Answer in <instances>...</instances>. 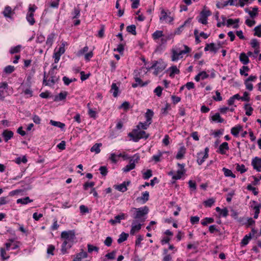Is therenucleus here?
Returning <instances> with one entry per match:
<instances>
[{
    "mask_svg": "<svg viewBox=\"0 0 261 261\" xmlns=\"http://www.w3.org/2000/svg\"><path fill=\"white\" fill-rule=\"evenodd\" d=\"M75 231L73 230L64 231L61 232V238L64 240L62 245L61 251L63 254L67 252V250L70 248L75 238Z\"/></svg>",
    "mask_w": 261,
    "mask_h": 261,
    "instance_id": "obj_1",
    "label": "nucleus"
},
{
    "mask_svg": "<svg viewBox=\"0 0 261 261\" xmlns=\"http://www.w3.org/2000/svg\"><path fill=\"white\" fill-rule=\"evenodd\" d=\"M149 209L147 206H145L140 208H132L130 212L132 213V217L134 220H137V221L143 223L145 220V216L148 214Z\"/></svg>",
    "mask_w": 261,
    "mask_h": 261,
    "instance_id": "obj_2",
    "label": "nucleus"
},
{
    "mask_svg": "<svg viewBox=\"0 0 261 261\" xmlns=\"http://www.w3.org/2000/svg\"><path fill=\"white\" fill-rule=\"evenodd\" d=\"M184 49L180 50L178 48H173L171 49V60L176 61L182 58V55L189 53L191 51V49L186 45H183Z\"/></svg>",
    "mask_w": 261,
    "mask_h": 261,
    "instance_id": "obj_3",
    "label": "nucleus"
},
{
    "mask_svg": "<svg viewBox=\"0 0 261 261\" xmlns=\"http://www.w3.org/2000/svg\"><path fill=\"white\" fill-rule=\"evenodd\" d=\"M128 136L132 137L135 142H138L141 139H146L149 137V134L144 130H141L138 129H134L132 133L128 134Z\"/></svg>",
    "mask_w": 261,
    "mask_h": 261,
    "instance_id": "obj_4",
    "label": "nucleus"
},
{
    "mask_svg": "<svg viewBox=\"0 0 261 261\" xmlns=\"http://www.w3.org/2000/svg\"><path fill=\"white\" fill-rule=\"evenodd\" d=\"M49 77L47 79L45 73L44 74L43 84L45 85L51 86L55 84L59 80V76L56 75V72L54 70H49L48 72Z\"/></svg>",
    "mask_w": 261,
    "mask_h": 261,
    "instance_id": "obj_5",
    "label": "nucleus"
},
{
    "mask_svg": "<svg viewBox=\"0 0 261 261\" xmlns=\"http://www.w3.org/2000/svg\"><path fill=\"white\" fill-rule=\"evenodd\" d=\"M140 160V156L138 154L136 153L131 157L129 160V164L125 166L122 170L124 172H128L130 170L134 169L136 167V163H137Z\"/></svg>",
    "mask_w": 261,
    "mask_h": 261,
    "instance_id": "obj_6",
    "label": "nucleus"
},
{
    "mask_svg": "<svg viewBox=\"0 0 261 261\" xmlns=\"http://www.w3.org/2000/svg\"><path fill=\"white\" fill-rule=\"evenodd\" d=\"M165 65L163 62L160 61H154L150 69H155L154 74L157 75L160 72H162L165 68Z\"/></svg>",
    "mask_w": 261,
    "mask_h": 261,
    "instance_id": "obj_7",
    "label": "nucleus"
},
{
    "mask_svg": "<svg viewBox=\"0 0 261 261\" xmlns=\"http://www.w3.org/2000/svg\"><path fill=\"white\" fill-rule=\"evenodd\" d=\"M161 16L160 17V21L163 22L164 21L166 22L171 23L174 19L173 17L168 15L167 12L163 8H160Z\"/></svg>",
    "mask_w": 261,
    "mask_h": 261,
    "instance_id": "obj_8",
    "label": "nucleus"
},
{
    "mask_svg": "<svg viewBox=\"0 0 261 261\" xmlns=\"http://www.w3.org/2000/svg\"><path fill=\"white\" fill-rule=\"evenodd\" d=\"M211 15V12L210 10H202L200 14V18L198 19V22L203 24H206L207 23V17Z\"/></svg>",
    "mask_w": 261,
    "mask_h": 261,
    "instance_id": "obj_9",
    "label": "nucleus"
},
{
    "mask_svg": "<svg viewBox=\"0 0 261 261\" xmlns=\"http://www.w3.org/2000/svg\"><path fill=\"white\" fill-rule=\"evenodd\" d=\"M143 224L142 222L137 221V220H133L132 223V228L130 230V234L134 235L136 232L139 231L142 225Z\"/></svg>",
    "mask_w": 261,
    "mask_h": 261,
    "instance_id": "obj_10",
    "label": "nucleus"
},
{
    "mask_svg": "<svg viewBox=\"0 0 261 261\" xmlns=\"http://www.w3.org/2000/svg\"><path fill=\"white\" fill-rule=\"evenodd\" d=\"M177 166L180 168V169L177 171V174L176 175H173L172 179L174 180H178L180 179L182 175H183L186 173L184 164H181L178 163Z\"/></svg>",
    "mask_w": 261,
    "mask_h": 261,
    "instance_id": "obj_11",
    "label": "nucleus"
},
{
    "mask_svg": "<svg viewBox=\"0 0 261 261\" xmlns=\"http://www.w3.org/2000/svg\"><path fill=\"white\" fill-rule=\"evenodd\" d=\"M253 169L258 172L261 171V158L258 157H255L252 159L251 162Z\"/></svg>",
    "mask_w": 261,
    "mask_h": 261,
    "instance_id": "obj_12",
    "label": "nucleus"
},
{
    "mask_svg": "<svg viewBox=\"0 0 261 261\" xmlns=\"http://www.w3.org/2000/svg\"><path fill=\"white\" fill-rule=\"evenodd\" d=\"M127 217V215L124 213H121L114 217V219H111L109 221L112 225H115L116 223H120L121 220H124Z\"/></svg>",
    "mask_w": 261,
    "mask_h": 261,
    "instance_id": "obj_13",
    "label": "nucleus"
},
{
    "mask_svg": "<svg viewBox=\"0 0 261 261\" xmlns=\"http://www.w3.org/2000/svg\"><path fill=\"white\" fill-rule=\"evenodd\" d=\"M3 14L6 18L12 19V15L14 14V12L12 10L11 7L7 6L5 7Z\"/></svg>",
    "mask_w": 261,
    "mask_h": 261,
    "instance_id": "obj_14",
    "label": "nucleus"
},
{
    "mask_svg": "<svg viewBox=\"0 0 261 261\" xmlns=\"http://www.w3.org/2000/svg\"><path fill=\"white\" fill-rule=\"evenodd\" d=\"M135 81L136 82V83H134L132 84V87L133 88H136L139 86L140 87L146 86L149 82V81H146L145 82L143 83L141 79L138 77L135 78Z\"/></svg>",
    "mask_w": 261,
    "mask_h": 261,
    "instance_id": "obj_15",
    "label": "nucleus"
},
{
    "mask_svg": "<svg viewBox=\"0 0 261 261\" xmlns=\"http://www.w3.org/2000/svg\"><path fill=\"white\" fill-rule=\"evenodd\" d=\"M229 149L228 144L225 142L222 143L219 147V152L221 154H225L227 150Z\"/></svg>",
    "mask_w": 261,
    "mask_h": 261,
    "instance_id": "obj_16",
    "label": "nucleus"
},
{
    "mask_svg": "<svg viewBox=\"0 0 261 261\" xmlns=\"http://www.w3.org/2000/svg\"><path fill=\"white\" fill-rule=\"evenodd\" d=\"M191 21V18H189L185 21L183 24L178 27L174 32V35H179L183 31L185 26L187 24H190Z\"/></svg>",
    "mask_w": 261,
    "mask_h": 261,
    "instance_id": "obj_17",
    "label": "nucleus"
},
{
    "mask_svg": "<svg viewBox=\"0 0 261 261\" xmlns=\"http://www.w3.org/2000/svg\"><path fill=\"white\" fill-rule=\"evenodd\" d=\"M208 74L206 73V72L204 71L200 72L195 77V80L196 82L200 81V80H204L208 77Z\"/></svg>",
    "mask_w": 261,
    "mask_h": 261,
    "instance_id": "obj_18",
    "label": "nucleus"
},
{
    "mask_svg": "<svg viewBox=\"0 0 261 261\" xmlns=\"http://www.w3.org/2000/svg\"><path fill=\"white\" fill-rule=\"evenodd\" d=\"M243 126L241 125H238L234 127H233L231 129V133L234 137H237L239 136L240 131L242 130Z\"/></svg>",
    "mask_w": 261,
    "mask_h": 261,
    "instance_id": "obj_19",
    "label": "nucleus"
},
{
    "mask_svg": "<svg viewBox=\"0 0 261 261\" xmlns=\"http://www.w3.org/2000/svg\"><path fill=\"white\" fill-rule=\"evenodd\" d=\"M149 192L145 191L142 193V195L141 197H138L137 200L138 201L142 202L143 203H145L149 199Z\"/></svg>",
    "mask_w": 261,
    "mask_h": 261,
    "instance_id": "obj_20",
    "label": "nucleus"
},
{
    "mask_svg": "<svg viewBox=\"0 0 261 261\" xmlns=\"http://www.w3.org/2000/svg\"><path fill=\"white\" fill-rule=\"evenodd\" d=\"M239 22V19H235L234 20L232 19H228L227 20V26L228 27H230V25L234 24L233 28L234 29H238L239 28L238 23Z\"/></svg>",
    "mask_w": 261,
    "mask_h": 261,
    "instance_id": "obj_21",
    "label": "nucleus"
},
{
    "mask_svg": "<svg viewBox=\"0 0 261 261\" xmlns=\"http://www.w3.org/2000/svg\"><path fill=\"white\" fill-rule=\"evenodd\" d=\"M88 256V254L86 252L82 251L77 253L76 256L73 259V261H81L82 258H86Z\"/></svg>",
    "mask_w": 261,
    "mask_h": 261,
    "instance_id": "obj_22",
    "label": "nucleus"
},
{
    "mask_svg": "<svg viewBox=\"0 0 261 261\" xmlns=\"http://www.w3.org/2000/svg\"><path fill=\"white\" fill-rule=\"evenodd\" d=\"M67 94V92L66 91L60 92L58 95L55 96L54 101H59L64 100L66 98Z\"/></svg>",
    "mask_w": 261,
    "mask_h": 261,
    "instance_id": "obj_23",
    "label": "nucleus"
},
{
    "mask_svg": "<svg viewBox=\"0 0 261 261\" xmlns=\"http://www.w3.org/2000/svg\"><path fill=\"white\" fill-rule=\"evenodd\" d=\"M4 138V140L6 142H7L13 136V133L11 130H5L2 134Z\"/></svg>",
    "mask_w": 261,
    "mask_h": 261,
    "instance_id": "obj_24",
    "label": "nucleus"
},
{
    "mask_svg": "<svg viewBox=\"0 0 261 261\" xmlns=\"http://www.w3.org/2000/svg\"><path fill=\"white\" fill-rule=\"evenodd\" d=\"M186 153V148L184 146H181L179 148L177 154L176 155V158L177 160H180L183 158L184 155Z\"/></svg>",
    "mask_w": 261,
    "mask_h": 261,
    "instance_id": "obj_25",
    "label": "nucleus"
},
{
    "mask_svg": "<svg viewBox=\"0 0 261 261\" xmlns=\"http://www.w3.org/2000/svg\"><path fill=\"white\" fill-rule=\"evenodd\" d=\"M240 61L244 64L246 65L249 62V60L248 56L244 53H242L239 57Z\"/></svg>",
    "mask_w": 261,
    "mask_h": 261,
    "instance_id": "obj_26",
    "label": "nucleus"
},
{
    "mask_svg": "<svg viewBox=\"0 0 261 261\" xmlns=\"http://www.w3.org/2000/svg\"><path fill=\"white\" fill-rule=\"evenodd\" d=\"M164 37L163 32L162 31L157 30L155 31L152 34V38L154 41H156L159 38Z\"/></svg>",
    "mask_w": 261,
    "mask_h": 261,
    "instance_id": "obj_27",
    "label": "nucleus"
},
{
    "mask_svg": "<svg viewBox=\"0 0 261 261\" xmlns=\"http://www.w3.org/2000/svg\"><path fill=\"white\" fill-rule=\"evenodd\" d=\"M153 115V112L152 110L150 109H148L147 110V112L145 113V118H146V121L151 123V119Z\"/></svg>",
    "mask_w": 261,
    "mask_h": 261,
    "instance_id": "obj_28",
    "label": "nucleus"
},
{
    "mask_svg": "<svg viewBox=\"0 0 261 261\" xmlns=\"http://www.w3.org/2000/svg\"><path fill=\"white\" fill-rule=\"evenodd\" d=\"M197 162L198 165H201L208 157H205L203 152H200L197 154Z\"/></svg>",
    "mask_w": 261,
    "mask_h": 261,
    "instance_id": "obj_29",
    "label": "nucleus"
},
{
    "mask_svg": "<svg viewBox=\"0 0 261 261\" xmlns=\"http://www.w3.org/2000/svg\"><path fill=\"white\" fill-rule=\"evenodd\" d=\"M150 123L145 121L144 122H140L136 126V128L135 129H146Z\"/></svg>",
    "mask_w": 261,
    "mask_h": 261,
    "instance_id": "obj_30",
    "label": "nucleus"
},
{
    "mask_svg": "<svg viewBox=\"0 0 261 261\" xmlns=\"http://www.w3.org/2000/svg\"><path fill=\"white\" fill-rule=\"evenodd\" d=\"M257 11L258 8L257 7L253 8L252 11L248 10V9H245V11L249 14L252 18H254L257 15Z\"/></svg>",
    "mask_w": 261,
    "mask_h": 261,
    "instance_id": "obj_31",
    "label": "nucleus"
},
{
    "mask_svg": "<svg viewBox=\"0 0 261 261\" xmlns=\"http://www.w3.org/2000/svg\"><path fill=\"white\" fill-rule=\"evenodd\" d=\"M101 146V143H96L91 148L90 151L91 152H95L96 154L99 153L100 152V147Z\"/></svg>",
    "mask_w": 261,
    "mask_h": 261,
    "instance_id": "obj_32",
    "label": "nucleus"
},
{
    "mask_svg": "<svg viewBox=\"0 0 261 261\" xmlns=\"http://www.w3.org/2000/svg\"><path fill=\"white\" fill-rule=\"evenodd\" d=\"M33 201V200L30 199L29 197H25L24 198L18 199L16 201L17 203H21L22 204H27Z\"/></svg>",
    "mask_w": 261,
    "mask_h": 261,
    "instance_id": "obj_33",
    "label": "nucleus"
},
{
    "mask_svg": "<svg viewBox=\"0 0 261 261\" xmlns=\"http://www.w3.org/2000/svg\"><path fill=\"white\" fill-rule=\"evenodd\" d=\"M251 207H253V208L255 211V213L253 217L254 219H257L258 217V215L260 212L259 210L261 208V203L257 204V205H255L254 206L251 205Z\"/></svg>",
    "mask_w": 261,
    "mask_h": 261,
    "instance_id": "obj_34",
    "label": "nucleus"
},
{
    "mask_svg": "<svg viewBox=\"0 0 261 261\" xmlns=\"http://www.w3.org/2000/svg\"><path fill=\"white\" fill-rule=\"evenodd\" d=\"M55 37V34L53 33L50 34L47 38V40L46 41V45L48 46V47H50L54 42V38Z\"/></svg>",
    "mask_w": 261,
    "mask_h": 261,
    "instance_id": "obj_35",
    "label": "nucleus"
},
{
    "mask_svg": "<svg viewBox=\"0 0 261 261\" xmlns=\"http://www.w3.org/2000/svg\"><path fill=\"white\" fill-rule=\"evenodd\" d=\"M50 124H51L53 126H57L61 129H63L65 126V124L64 123L59 121H56L53 120H51L50 121Z\"/></svg>",
    "mask_w": 261,
    "mask_h": 261,
    "instance_id": "obj_36",
    "label": "nucleus"
},
{
    "mask_svg": "<svg viewBox=\"0 0 261 261\" xmlns=\"http://www.w3.org/2000/svg\"><path fill=\"white\" fill-rule=\"evenodd\" d=\"M222 171L224 172V174L226 177H231L232 178H235L236 175L232 172V171L226 168H223Z\"/></svg>",
    "mask_w": 261,
    "mask_h": 261,
    "instance_id": "obj_37",
    "label": "nucleus"
},
{
    "mask_svg": "<svg viewBox=\"0 0 261 261\" xmlns=\"http://www.w3.org/2000/svg\"><path fill=\"white\" fill-rule=\"evenodd\" d=\"M212 119L214 121H217L219 123H222L224 122V119L222 118L219 113H216L212 117Z\"/></svg>",
    "mask_w": 261,
    "mask_h": 261,
    "instance_id": "obj_38",
    "label": "nucleus"
},
{
    "mask_svg": "<svg viewBox=\"0 0 261 261\" xmlns=\"http://www.w3.org/2000/svg\"><path fill=\"white\" fill-rule=\"evenodd\" d=\"M214 222V219L213 218L206 217L201 220V223L203 226H206L208 224L213 223Z\"/></svg>",
    "mask_w": 261,
    "mask_h": 261,
    "instance_id": "obj_39",
    "label": "nucleus"
},
{
    "mask_svg": "<svg viewBox=\"0 0 261 261\" xmlns=\"http://www.w3.org/2000/svg\"><path fill=\"white\" fill-rule=\"evenodd\" d=\"M119 91V88L117 86L115 83H113L111 86V91L113 93V95L114 97H116L118 96V92Z\"/></svg>",
    "mask_w": 261,
    "mask_h": 261,
    "instance_id": "obj_40",
    "label": "nucleus"
},
{
    "mask_svg": "<svg viewBox=\"0 0 261 261\" xmlns=\"http://www.w3.org/2000/svg\"><path fill=\"white\" fill-rule=\"evenodd\" d=\"M128 237V234L125 232H122L119 236V239L117 240V242L119 244L122 243L127 240Z\"/></svg>",
    "mask_w": 261,
    "mask_h": 261,
    "instance_id": "obj_41",
    "label": "nucleus"
},
{
    "mask_svg": "<svg viewBox=\"0 0 261 261\" xmlns=\"http://www.w3.org/2000/svg\"><path fill=\"white\" fill-rule=\"evenodd\" d=\"M236 169L237 171L240 172L241 174L245 173L247 171V169L244 164L240 165L239 164H236Z\"/></svg>",
    "mask_w": 261,
    "mask_h": 261,
    "instance_id": "obj_42",
    "label": "nucleus"
},
{
    "mask_svg": "<svg viewBox=\"0 0 261 261\" xmlns=\"http://www.w3.org/2000/svg\"><path fill=\"white\" fill-rule=\"evenodd\" d=\"M171 72L170 73V76L173 77L175 74H179L180 71L178 69H177L176 66H172L170 68Z\"/></svg>",
    "mask_w": 261,
    "mask_h": 261,
    "instance_id": "obj_43",
    "label": "nucleus"
},
{
    "mask_svg": "<svg viewBox=\"0 0 261 261\" xmlns=\"http://www.w3.org/2000/svg\"><path fill=\"white\" fill-rule=\"evenodd\" d=\"M34 14H27L26 19L29 24L31 25H33L35 23V20L34 18Z\"/></svg>",
    "mask_w": 261,
    "mask_h": 261,
    "instance_id": "obj_44",
    "label": "nucleus"
},
{
    "mask_svg": "<svg viewBox=\"0 0 261 261\" xmlns=\"http://www.w3.org/2000/svg\"><path fill=\"white\" fill-rule=\"evenodd\" d=\"M136 25L134 24H132L130 25H128L126 27V31L128 32L131 33L133 35H136Z\"/></svg>",
    "mask_w": 261,
    "mask_h": 261,
    "instance_id": "obj_45",
    "label": "nucleus"
},
{
    "mask_svg": "<svg viewBox=\"0 0 261 261\" xmlns=\"http://www.w3.org/2000/svg\"><path fill=\"white\" fill-rule=\"evenodd\" d=\"M251 239V234L246 235L241 241L242 246L246 245L248 244L249 240Z\"/></svg>",
    "mask_w": 261,
    "mask_h": 261,
    "instance_id": "obj_46",
    "label": "nucleus"
},
{
    "mask_svg": "<svg viewBox=\"0 0 261 261\" xmlns=\"http://www.w3.org/2000/svg\"><path fill=\"white\" fill-rule=\"evenodd\" d=\"M244 108L246 110V115L247 116L251 115L253 111V108L250 106V105L246 104L244 106Z\"/></svg>",
    "mask_w": 261,
    "mask_h": 261,
    "instance_id": "obj_47",
    "label": "nucleus"
},
{
    "mask_svg": "<svg viewBox=\"0 0 261 261\" xmlns=\"http://www.w3.org/2000/svg\"><path fill=\"white\" fill-rule=\"evenodd\" d=\"M215 200L214 198H209L203 202V204L206 207H211L215 203Z\"/></svg>",
    "mask_w": 261,
    "mask_h": 261,
    "instance_id": "obj_48",
    "label": "nucleus"
},
{
    "mask_svg": "<svg viewBox=\"0 0 261 261\" xmlns=\"http://www.w3.org/2000/svg\"><path fill=\"white\" fill-rule=\"evenodd\" d=\"M80 11L81 10L78 6L77 7H75L72 13L73 15V18H78L80 15Z\"/></svg>",
    "mask_w": 261,
    "mask_h": 261,
    "instance_id": "obj_49",
    "label": "nucleus"
},
{
    "mask_svg": "<svg viewBox=\"0 0 261 261\" xmlns=\"http://www.w3.org/2000/svg\"><path fill=\"white\" fill-rule=\"evenodd\" d=\"M116 189L118 191L122 192H125L127 190V188L125 182H123L119 185L117 186Z\"/></svg>",
    "mask_w": 261,
    "mask_h": 261,
    "instance_id": "obj_50",
    "label": "nucleus"
},
{
    "mask_svg": "<svg viewBox=\"0 0 261 261\" xmlns=\"http://www.w3.org/2000/svg\"><path fill=\"white\" fill-rule=\"evenodd\" d=\"M21 48V46L20 45H18L16 46L11 47L10 50V53L11 54L18 53L20 51Z\"/></svg>",
    "mask_w": 261,
    "mask_h": 261,
    "instance_id": "obj_51",
    "label": "nucleus"
},
{
    "mask_svg": "<svg viewBox=\"0 0 261 261\" xmlns=\"http://www.w3.org/2000/svg\"><path fill=\"white\" fill-rule=\"evenodd\" d=\"M15 163L17 164H20L21 163H26L27 162V159L25 156H23L22 157H18L15 159Z\"/></svg>",
    "mask_w": 261,
    "mask_h": 261,
    "instance_id": "obj_52",
    "label": "nucleus"
},
{
    "mask_svg": "<svg viewBox=\"0 0 261 261\" xmlns=\"http://www.w3.org/2000/svg\"><path fill=\"white\" fill-rule=\"evenodd\" d=\"M254 31L255 32L254 34V36H256L258 37H261V24L255 27Z\"/></svg>",
    "mask_w": 261,
    "mask_h": 261,
    "instance_id": "obj_53",
    "label": "nucleus"
},
{
    "mask_svg": "<svg viewBox=\"0 0 261 261\" xmlns=\"http://www.w3.org/2000/svg\"><path fill=\"white\" fill-rule=\"evenodd\" d=\"M15 70L13 66L8 65L4 68V72L7 74H10L13 72Z\"/></svg>",
    "mask_w": 261,
    "mask_h": 261,
    "instance_id": "obj_54",
    "label": "nucleus"
},
{
    "mask_svg": "<svg viewBox=\"0 0 261 261\" xmlns=\"http://www.w3.org/2000/svg\"><path fill=\"white\" fill-rule=\"evenodd\" d=\"M0 255L3 260L8 259L9 258V256L6 255V252L4 248H1L0 249Z\"/></svg>",
    "mask_w": 261,
    "mask_h": 261,
    "instance_id": "obj_55",
    "label": "nucleus"
},
{
    "mask_svg": "<svg viewBox=\"0 0 261 261\" xmlns=\"http://www.w3.org/2000/svg\"><path fill=\"white\" fill-rule=\"evenodd\" d=\"M87 247H88V251L89 253H91L93 251L97 252H98L99 248L96 246H94L91 244H88Z\"/></svg>",
    "mask_w": 261,
    "mask_h": 261,
    "instance_id": "obj_56",
    "label": "nucleus"
},
{
    "mask_svg": "<svg viewBox=\"0 0 261 261\" xmlns=\"http://www.w3.org/2000/svg\"><path fill=\"white\" fill-rule=\"evenodd\" d=\"M168 250L166 249L164 250V254H165V256L163 257V261H171L172 260V256L170 254H167Z\"/></svg>",
    "mask_w": 261,
    "mask_h": 261,
    "instance_id": "obj_57",
    "label": "nucleus"
},
{
    "mask_svg": "<svg viewBox=\"0 0 261 261\" xmlns=\"http://www.w3.org/2000/svg\"><path fill=\"white\" fill-rule=\"evenodd\" d=\"M228 3L227 1H221V2H218L216 4V7L218 9H222L224 7L227 6L228 5Z\"/></svg>",
    "mask_w": 261,
    "mask_h": 261,
    "instance_id": "obj_58",
    "label": "nucleus"
},
{
    "mask_svg": "<svg viewBox=\"0 0 261 261\" xmlns=\"http://www.w3.org/2000/svg\"><path fill=\"white\" fill-rule=\"evenodd\" d=\"M249 70V68L248 66H243L242 68L240 69V73L242 75L247 76L248 74L247 73H246L245 71L248 72Z\"/></svg>",
    "mask_w": 261,
    "mask_h": 261,
    "instance_id": "obj_59",
    "label": "nucleus"
},
{
    "mask_svg": "<svg viewBox=\"0 0 261 261\" xmlns=\"http://www.w3.org/2000/svg\"><path fill=\"white\" fill-rule=\"evenodd\" d=\"M88 115L91 118H92L93 119H96V114L97 113L95 110H93L91 108H89V111H88Z\"/></svg>",
    "mask_w": 261,
    "mask_h": 261,
    "instance_id": "obj_60",
    "label": "nucleus"
},
{
    "mask_svg": "<svg viewBox=\"0 0 261 261\" xmlns=\"http://www.w3.org/2000/svg\"><path fill=\"white\" fill-rule=\"evenodd\" d=\"M116 253V251L114 250L110 253H107L105 255V257L109 259H114L115 258Z\"/></svg>",
    "mask_w": 261,
    "mask_h": 261,
    "instance_id": "obj_61",
    "label": "nucleus"
},
{
    "mask_svg": "<svg viewBox=\"0 0 261 261\" xmlns=\"http://www.w3.org/2000/svg\"><path fill=\"white\" fill-rule=\"evenodd\" d=\"M152 175V171L150 169H148L143 174V178L144 179H148Z\"/></svg>",
    "mask_w": 261,
    "mask_h": 261,
    "instance_id": "obj_62",
    "label": "nucleus"
},
{
    "mask_svg": "<svg viewBox=\"0 0 261 261\" xmlns=\"http://www.w3.org/2000/svg\"><path fill=\"white\" fill-rule=\"evenodd\" d=\"M237 222H239L241 225H246L247 223V218L243 217H239L237 220Z\"/></svg>",
    "mask_w": 261,
    "mask_h": 261,
    "instance_id": "obj_63",
    "label": "nucleus"
},
{
    "mask_svg": "<svg viewBox=\"0 0 261 261\" xmlns=\"http://www.w3.org/2000/svg\"><path fill=\"white\" fill-rule=\"evenodd\" d=\"M250 44L253 48H257L259 46V43L256 39H253L251 40Z\"/></svg>",
    "mask_w": 261,
    "mask_h": 261,
    "instance_id": "obj_64",
    "label": "nucleus"
}]
</instances>
